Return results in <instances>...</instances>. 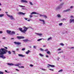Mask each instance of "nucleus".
Masks as SVG:
<instances>
[{"label":"nucleus","mask_w":74,"mask_h":74,"mask_svg":"<svg viewBox=\"0 0 74 74\" xmlns=\"http://www.w3.org/2000/svg\"><path fill=\"white\" fill-rule=\"evenodd\" d=\"M16 70L17 71H19V70L17 69H16Z\"/></svg>","instance_id":"obj_56"},{"label":"nucleus","mask_w":74,"mask_h":74,"mask_svg":"<svg viewBox=\"0 0 74 74\" xmlns=\"http://www.w3.org/2000/svg\"><path fill=\"white\" fill-rule=\"evenodd\" d=\"M38 14V15H40V16H43H43H44V15H42L41 14Z\"/></svg>","instance_id":"obj_33"},{"label":"nucleus","mask_w":74,"mask_h":74,"mask_svg":"<svg viewBox=\"0 0 74 74\" xmlns=\"http://www.w3.org/2000/svg\"><path fill=\"white\" fill-rule=\"evenodd\" d=\"M70 11V9H68L67 10H65L63 11V12H68V11Z\"/></svg>","instance_id":"obj_8"},{"label":"nucleus","mask_w":74,"mask_h":74,"mask_svg":"<svg viewBox=\"0 0 74 74\" xmlns=\"http://www.w3.org/2000/svg\"><path fill=\"white\" fill-rule=\"evenodd\" d=\"M30 66L31 67H33V66L34 65L32 64H31L30 65Z\"/></svg>","instance_id":"obj_45"},{"label":"nucleus","mask_w":74,"mask_h":74,"mask_svg":"<svg viewBox=\"0 0 74 74\" xmlns=\"http://www.w3.org/2000/svg\"><path fill=\"white\" fill-rule=\"evenodd\" d=\"M39 55H40V56H41V57L44 56V55H42V54H41V53H40L39 54Z\"/></svg>","instance_id":"obj_31"},{"label":"nucleus","mask_w":74,"mask_h":74,"mask_svg":"<svg viewBox=\"0 0 74 74\" xmlns=\"http://www.w3.org/2000/svg\"><path fill=\"white\" fill-rule=\"evenodd\" d=\"M0 74H3V73L0 71Z\"/></svg>","instance_id":"obj_38"},{"label":"nucleus","mask_w":74,"mask_h":74,"mask_svg":"<svg viewBox=\"0 0 74 74\" xmlns=\"http://www.w3.org/2000/svg\"><path fill=\"white\" fill-rule=\"evenodd\" d=\"M63 53V51H60L58 53Z\"/></svg>","instance_id":"obj_43"},{"label":"nucleus","mask_w":74,"mask_h":74,"mask_svg":"<svg viewBox=\"0 0 74 74\" xmlns=\"http://www.w3.org/2000/svg\"><path fill=\"white\" fill-rule=\"evenodd\" d=\"M33 48H34L36 49V46H33Z\"/></svg>","instance_id":"obj_51"},{"label":"nucleus","mask_w":74,"mask_h":74,"mask_svg":"<svg viewBox=\"0 0 74 74\" xmlns=\"http://www.w3.org/2000/svg\"><path fill=\"white\" fill-rule=\"evenodd\" d=\"M22 64L21 63H18L17 64H14V66H17V67H19V66H21Z\"/></svg>","instance_id":"obj_10"},{"label":"nucleus","mask_w":74,"mask_h":74,"mask_svg":"<svg viewBox=\"0 0 74 74\" xmlns=\"http://www.w3.org/2000/svg\"><path fill=\"white\" fill-rule=\"evenodd\" d=\"M39 21H42V22L43 25H45V21H44V20L40 19H39Z\"/></svg>","instance_id":"obj_13"},{"label":"nucleus","mask_w":74,"mask_h":74,"mask_svg":"<svg viewBox=\"0 0 74 74\" xmlns=\"http://www.w3.org/2000/svg\"><path fill=\"white\" fill-rule=\"evenodd\" d=\"M57 17L58 18H60V17H61V16H60V15L58 14L57 15Z\"/></svg>","instance_id":"obj_26"},{"label":"nucleus","mask_w":74,"mask_h":74,"mask_svg":"<svg viewBox=\"0 0 74 74\" xmlns=\"http://www.w3.org/2000/svg\"><path fill=\"white\" fill-rule=\"evenodd\" d=\"M7 64L9 66H14V65H15V64L12 63H8Z\"/></svg>","instance_id":"obj_12"},{"label":"nucleus","mask_w":74,"mask_h":74,"mask_svg":"<svg viewBox=\"0 0 74 74\" xmlns=\"http://www.w3.org/2000/svg\"><path fill=\"white\" fill-rule=\"evenodd\" d=\"M61 50V49L60 48L58 49L57 51H60Z\"/></svg>","instance_id":"obj_46"},{"label":"nucleus","mask_w":74,"mask_h":74,"mask_svg":"<svg viewBox=\"0 0 74 74\" xmlns=\"http://www.w3.org/2000/svg\"><path fill=\"white\" fill-rule=\"evenodd\" d=\"M7 15L8 17H10V18L12 20H14V17L12 16V15L10 16V15H9L7 14Z\"/></svg>","instance_id":"obj_3"},{"label":"nucleus","mask_w":74,"mask_h":74,"mask_svg":"<svg viewBox=\"0 0 74 74\" xmlns=\"http://www.w3.org/2000/svg\"><path fill=\"white\" fill-rule=\"evenodd\" d=\"M8 51L7 50L4 48H1L0 49V58H2V59H5L6 57L4 56L3 55L4 54H6V52H7Z\"/></svg>","instance_id":"obj_1"},{"label":"nucleus","mask_w":74,"mask_h":74,"mask_svg":"<svg viewBox=\"0 0 74 74\" xmlns=\"http://www.w3.org/2000/svg\"><path fill=\"white\" fill-rule=\"evenodd\" d=\"M14 44H15V45H21V42H14Z\"/></svg>","instance_id":"obj_5"},{"label":"nucleus","mask_w":74,"mask_h":74,"mask_svg":"<svg viewBox=\"0 0 74 74\" xmlns=\"http://www.w3.org/2000/svg\"><path fill=\"white\" fill-rule=\"evenodd\" d=\"M60 45L62 46H64V44L63 43H60Z\"/></svg>","instance_id":"obj_28"},{"label":"nucleus","mask_w":74,"mask_h":74,"mask_svg":"<svg viewBox=\"0 0 74 74\" xmlns=\"http://www.w3.org/2000/svg\"><path fill=\"white\" fill-rule=\"evenodd\" d=\"M18 15H25L26 14V13H23L22 12H20L18 13Z\"/></svg>","instance_id":"obj_6"},{"label":"nucleus","mask_w":74,"mask_h":74,"mask_svg":"<svg viewBox=\"0 0 74 74\" xmlns=\"http://www.w3.org/2000/svg\"><path fill=\"white\" fill-rule=\"evenodd\" d=\"M29 47L30 48H32V46H29Z\"/></svg>","instance_id":"obj_63"},{"label":"nucleus","mask_w":74,"mask_h":74,"mask_svg":"<svg viewBox=\"0 0 74 74\" xmlns=\"http://www.w3.org/2000/svg\"><path fill=\"white\" fill-rule=\"evenodd\" d=\"M51 67H55V66L53 65H51Z\"/></svg>","instance_id":"obj_39"},{"label":"nucleus","mask_w":74,"mask_h":74,"mask_svg":"<svg viewBox=\"0 0 74 74\" xmlns=\"http://www.w3.org/2000/svg\"><path fill=\"white\" fill-rule=\"evenodd\" d=\"M62 7L60 6H58L56 7L55 10H59V9H60Z\"/></svg>","instance_id":"obj_7"},{"label":"nucleus","mask_w":74,"mask_h":74,"mask_svg":"<svg viewBox=\"0 0 74 74\" xmlns=\"http://www.w3.org/2000/svg\"><path fill=\"white\" fill-rule=\"evenodd\" d=\"M15 34V32L12 31V32H11H11L10 33V34L11 35H13V34Z\"/></svg>","instance_id":"obj_18"},{"label":"nucleus","mask_w":74,"mask_h":74,"mask_svg":"<svg viewBox=\"0 0 74 74\" xmlns=\"http://www.w3.org/2000/svg\"><path fill=\"white\" fill-rule=\"evenodd\" d=\"M4 48H5V49H8V48L7 47H4Z\"/></svg>","instance_id":"obj_53"},{"label":"nucleus","mask_w":74,"mask_h":74,"mask_svg":"<svg viewBox=\"0 0 74 74\" xmlns=\"http://www.w3.org/2000/svg\"><path fill=\"white\" fill-rule=\"evenodd\" d=\"M73 8V6H71L70 7V8Z\"/></svg>","instance_id":"obj_57"},{"label":"nucleus","mask_w":74,"mask_h":74,"mask_svg":"<svg viewBox=\"0 0 74 74\" xmlns=\"http://www.w3.org/2000/svg\"><path fill=\"white\" fill-rule=\"evenodd\" d=\"M46 58H48V55H46Z\"/></svg>","instance_id":"obj_58"},{"label":"nucleus","mask_w":74,"mask_h":74,"mask_svg":"<svg viewBox=\"0 0 74 74\" xmlns=\"http://www.w3.org/2000/svg\"><path fill=\"white\" fill-rule=\"evenodd\" d=\"M3 33V31H0V34H2Z\"/></svg>","instance_id":"obj_47"},{"label":"nucleus","mask_w":74,"mask_h":74,"mask_svg":"<svg viewBox=\"0 0 74 74\" xmlns=\"http://www.w3.org/2000/svg\"><path fill=\"white\" fill-rule=\"evenodd\" d=\"M30 51L29 50H28L26 52V54H29V52H30Z\"/></svg>","instance_id":"obj_20"},{"label":"nucleus","mask_w":74,"mask_h":74,"mask_svg":"<svg viewBox=\"0 0 74 74\" xmlns=\"http://www.w3.org/2000/svg\"><path fill=\"white\" fill-rule=\"evenodd\" d=\"M29 16H30V18H32V16H32V15H30Z\"/></svg>","instance_id":"obj_55"},{"label":"nucleus","mask_w":74,"mask_h":74,"mask_svg":"<svg viewBox=\"0 0 74 74\" xmlns=\"http://www.w3.org/2000/svg\"><path fill=\"white\" fill-rule=\"evenodd\" d=\"M8 53L9 54H11V51H8Z\"/></svg>","instance_id":"obj_36"},{"label":"nucleus","mask_w":74,"mask_h":74,"mask_svg":"<svg viewBox=\"0 0 74 74\" xmlns=\"http://www.w3.org/2000/svg\"><path fill=\"white\" fill-rule=\"evenodd\" d=\"M47 53H48V54H50V51H47Z\"/></svg>","instance_id":"obj_35"},{"label":"nucleus","mask_w":74,"mask_h":74,"mask_svg":"<svg viewBox=\"0 0 74 74\" xmlns=\"http://www.w3.org/2000/svg\"><path fill=\"white\" fill-rule=\"evenodd\" d=\"M51 39H52V37H50V38H48L47 39V41H49V40H51Z\"/></svg>","instance_id":"obj_23"},{"label":"nucleus","mask_w":74,"mask_h":74,"mask_svg":"<svg viewBox=\"0 0 74 74\" xmlns=\"http://www.w3.org/2000/svg\"><path fill=\"white\" fill-rule=\"evenodd\" d=\"M21 3H28L27 1L25 0H21Z\"/></svg>","instance_id":"obj_14"},{"label":"nucleus","mask_w":74,"mask_h":74,"mask_svg":"<svg viewBox=\"0 0 74 74\" xmlns=\"http://www.w3.org/2000/svg\"><path fill=\"white\" fill-rule=\"evenodd\" d=\"M45 40V39L43 38H41V39H39L37 40V41H41V40Z\"/></svg>","instance_id":"obj_21"},{"label":"nucleus","mask_w":74,"mask_h":74,"mask_svg":"<svg viewBox=\"0 0 74 74\" xmlns=\"http://www.w3.org/2000/svg\"><path fill=\"white\" fill-rule=\"evenodd\" d=\"M23 28L24 29L23 30V29H22V28H19V30H20V31H21L22 33H24V34H26V32L27 30V29H28L29 28H27L25 27H23Z\"/></svg>","instance_id":"obj_2"},{"label":"nucleus","mask_w":74,"mask_h":74,"mask_svg":"<svg viewBox=\"0 0 74 74\" xmlns=\"http://www.w3.org/2000/svg\"><path fill=\"white\" fill-rule=\"evenodd\" d=\"M36 34H37V35L39 36H41L42 35V34H38L37 33H36Z\"/></svg>","instance_id":"obj_19"},{"label":"nucleus","mask_w":74,"mask_h":74,"mask_svg":"<svg viewBox=\"0 0 74 74\" xmlns=\"http://www.w3.org/2000/svg\"><path fill=\"white\" fill-rule=\"evenodd\" d=\"M4 16V14H0V17H3V16Z\"/></svg>","instance_id":"obj_22"},{"label":"nucleus","mask_w":74,"mask_h":74,"mask_svg":"<svg viewBox=\"0 0 74 74\" xmlns=\"http://www.w3.org/2000/svg\"><path fill=\"white\" fill-rule=\"evenodd\" d=\"M29 3L30 4V5H33V3H32L31 2H29Z\"/></svg>","instance_id":"obj_29"},{"label":"nucleus","mask_w":74,"mask_h":74,"mask_svg":"<svg viewBox=\"0 0 74 74\" xmlns=\"http://www.w3.org/2000/svg\"><path fill=\"white\" fill-rule=\"evenodd\" d=\"M48 51V49H46L45 50V51Z\"/></svg>","instance_id":"obj_50"},{"label":"nucleus","mask_w":74,"mask_h":74,"mask_svg":"<svg viewBox=\"0 0 74 74\" xmlns=\"http://www.w3.org/2000/svg\"><path fill=\"white\" fill-rule=\"evenodd\" d=\"M6 32H7V33H8V34H11V31L7 30L6 31Z\"/></svg>","instance_id":"obj_11"},{"label":"nucleus","mask_w":74,"mask_h":74,"mask_svg":"<svg viewBox=\"0 0 74 74\" xmlns=\"http://www.w3.org/2000/svg\"><path fill=\"white\" fill-rule=\"evenodd\" d=\"M16 50L17 51H19V49H16Z\"/></svg>","instance_id":"obj_59"},{"label":"nucleus","mask_w":74,"mask_h":74,"mask_svg":"<svg viewBox=\"0 0 74 74\" xmlns=\"http://www.w3.org/2000/svg\"><path fill=\"white\" fill-rule=\"evenodd\" d=\"M40 49L41 51H44V50H43V49H42L41 48H40Z\"/></svg>","instance_id":"obj_37"},{"label":"nucleus","mask_w":74,"mask_h":74,"mask_svg":"<svg viewBox=\"0 0 74 74\" xmlns=\"http://www.w3.org/2000/svg\"><path fill=\"white\" fill-rule=\"evenodd\" d=\"M22 51H24V50H25V48H23L22 49Z\"/></svg>","instance_id":"obj_41"},{"label":"nucleus","mask_w":74,"mask_h":74,"mask_svg":"<svg viewBox=\"0 0 74 74\" xmlns=\"http://www.w3.org/2000/svg\"><path fill=\"white\" fill-rule=\"evenodd\" d=\"M48 66H47V67H48V68H49V66H50V67H51V64H48Z\"/></svg>","instance_id":"obj_30"},{"label":"nucleus","mask_w":74,"mask_h":74,"mask_svg":"<svg viewBox=\"0 0 74 74\" xmlns=\"http://www.w3.org/2000/svg\"><path fill=\"white\" fill-rule=\"evenodd\" d=\"M63 4H64V3H62L59 5V6H60V7H61V6H62Z\"/></svg>","instance_id":"obj_25"},{"label":"nucleus","mask_w":74,"mask_h":74,"mask_svg":"<svg viewBox=\"0 0 74 74\" xmlns=\"http://www.w3.org/2000/svg\"><path fill=\"white\" fill-rule=\"evenodd\" d=\"M5 13L6 14H8V12H5Z\"/></svg>","instance_id":"obj_62"},{"label":"nucleus","mask_w":74,"mask_h":74,"mask_svg":"<svg viewBox=\"0 0 74 74\" xmlns=\"http://www.w3.org/2000/svg\"><path fill=\"white\" fill-rule=\"evenodd\" d=\"M70 18H73V16H70Z\"/></svg>","instance_id":"obj_60"},{"label":"nucleus","mask_w":74,"mask_h":74,"mask_svg":"<svg viewBox=\"0 0 74 74\" xmlns=\"http://www.w3.org/2000/svg\"><path fill=\"white\" fill-rule=\"evenodd\" d=\"M23 41L25 42H29L30 41H29L28 39H24L23 40Z\"/></svg>","instance_id":"obj_9"},{"label":"nucleus","mask_w":74,"mask_h":74,"mask_svg":"<svg viewBox=\"0 0 74 74\" xmlns=\"http://www.w3.org/2000/svg\"><path fill=\"white\" fill-rule=\"evenodd\" d=\"M72 22H73L74 23V19H70V23H71Z\"/></svg>","instance_id":"obj_17"},{"label":"nucleus","mask_w":74,"mask_h":74,"mask_svg":"<svg viewBox=\"0 0 74 74\" xmlns=\"http://www.w3.org/2000/svg\"><path fill=\"white\" fill-rule=\"evenodd\" d=\"M17 38L18 39H24L25 37L22 36H17Z\"/></svg>","instance_id":"obj_4"},{"label":"nucleus","mask_w":74,"mask_h":74,"mask_svg":"<svg viewBox=\"0 0 74 74\" xmlns=\"http://www.w3.org/2000/svg\"><path fill=\"white\" fill-rule=\"evenodd\" d=\"M19 68H21V67L22 68H24V66H19Z\"/></svg>","instance_id":"obj_42"},{"label":"nucleus","mask_w":74,"mask_h":74,"mask_svg":"<svg viewBox=\"0 0 74 74\" xmlns=\"http://www.w3.org/2000/svg\"><path fill=\"white\" fill-rule=\"evenodd\" d=\"M46 47V46H45L44 45L43 46V47Z\"/></svg>","instance_id":"obj_64"},{"label":"nucleus","mask_w":74,"mask_h":74,"mask_svg":"<svg viewBox=\"0 0 74 74\" xmlns=\"http://www.w3.org/2000/svg\"><path fill=\"white\" fill-rule=\"evenodd\" d=\"M19 7H24V8L25 7V6H23V5H19Z\"/></svg>","instance_id":"obj_27"},{"label":"nucleus","mask_w":74,"mask_h":74,"mask_svg":"<svg viewBox=\"0 0 74 74\" xmlns=\"http://www.w3.org/2000/svg\"><path fill=\"white\" fill-rule=\"evenodd\" d=\"M43 18H47V16L44 15H43Z\"/></svg>","instance_id":"obj_24"},{"label":"nucleus","mask_w":74,"mask_h":74,"mask_svg":"<svg viewBox=\"0 0 74 74\" xmlns=\"http://www.w3.org/2000/svg\"><path fill=\"white\" fill-rule=\"evenodd\" d=\"M38 14V13H36V12H32L31 13V15H32V14Z\"/></svg>","instance_id":"obj_16"},{"label":"nucleus","mask_w":74,"mask_h":74,"mask_svg":"<svg viewBox=\"0 0 74 74\" xmlns=\"http://www.w3.org/2000/svg\"><path fill=\"white\" fill-rule=\"evenodd\" d=\"M41 69L42 70H44V71H45V69H43L42 68Z\"/></svg>","instance_id":"obj_52"},{"label":"nucleus","mask_w":74,"mask_h":74,"mask_svg":"<svg viewBox=\"0 0 74 74\" xmlns=\"http://www.w3.org/2000/svg\"><path fill=\"white\" fill-rule=\"evenodd\" d=\"M2 38H3V39H5V37H3Z\"/></svg>","instance_id":"obj_61"},{"label":"nucleus","mask_w":74,"mask_h":74,"mask_svg":"<svg viewBox=\"0 0 74 74\" xmlns=\"http://www.w3.org/2000/svg\"><path fill=\"white\" fill-rule=\"evenodd\" d=\"M24 19H25V20H27V18H25Z\"/></svg>","instance_id":"obj_54"},{"label":"nucleus","mask_w":74,"mask_h":74,"mask_svg":"<svg viewBox=\"0 0 74 74\" xmlns=\"http://www.w3.org/2000/svg\"><path fill=\"white\" fill-rule=\"evenodd\" d=\"M70 48V49H72L73 48H74V47H71L70 48Z\"/></svg>","instance_id":"obj_48"},{"label":"nucleus","mask_w":74,"mask_h":74,"mask_svg":"<svg viewBox=\"0 0 74 74\" xmlns=\"http://www.w3.org/2000/svg\"><path fill=\"white\" fill-rule=\"evenodd\" d=\"M62 71H63V69H61L58 72L59 73L60 72H62Z\"/></svg>","instance_id":"obj_32"},{"label":"nucleus","mask_w":74,"mask_h":74,"mask_svg":"<svg viewBox=\"0 0 74 74\" xmlns=\"http://www.w3.org/2000/svg\"><path fill=\"white\" fill-rule=\"evenodd\" d=\"M18 56L20 57H25V55H23L21 54H19L18 55Z\"/></svg>","instance_id":"obj_15"},{"label":"nucleus","mask_w":74,"mask_h":74,"mask_svg":"<svg viewBox=\"0 0 74 74\" xmlns=\"http://www.w3.org/2000/svg\"><path fill=\"white\" fill-rule=\"evenodd\" d=\"M62 25H63L62 23H60L59 24V26H62Z\"/></svg>","instance_id":"obj_34"},{"label":"nucleus","mask_w":74,"mask_h":74,"mask_svg":"<svg viewBox=\"0 0 74 74\" xmlns=\"http://www.w3.org/2000/svg\"><path fill=\"white\" fill-rule=\"evenodd\" d=\"M66 19L65 18H63L62 20V21H66Z\"/></svg>","instance_id":"obj_40"},{"label":"nucleus","mask_w":74,"mask_h":74,"mask_svg":"<svg viewBox=\"0 0 74 74\" xmlns=\"http://www.w3.org/2000/svg\"><path fill=\"white\" fill-rule=\"evenodd\" d=\"M12 52H13V53H14V54H15V51H12Z\"/></svg>","instance_id":"obj_44"},{"label":"nucleus","mask_w":74,"mask_h":74,"mask_svg":"<svg viewBox=\"0 0 74 74\" xmlns=\"http://www.w3.org/2000/svg\"><path fill=\"white\" fill-rule=\"evenodd\" d=\"M49 70H51L52 71H53V69H49Z\"/></svg>","instance_id":"obj_49"}]
</instances>
